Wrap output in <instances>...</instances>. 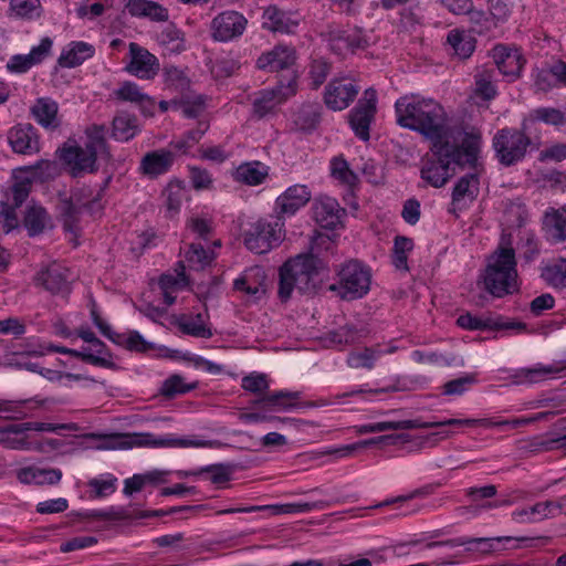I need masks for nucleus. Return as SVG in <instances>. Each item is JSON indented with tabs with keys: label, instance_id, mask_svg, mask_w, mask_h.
Returning <instances> with one entry per match:
<instances>
[{
	"label": "nucleus",
	"instance_id": "nucleus-46",
	"mask_svg": "<svg viewBox=\"0 0 566 566\" xmlns=\"http://www.w3.org/2000/svg\"><path fill=\"white\" fill-rule=\"evenodd\" d=\"M419 424L417 429H429V428H441V427H474V426H483L490 427L494 424L490 419H446L442 421H421L420 419H416ZM505 422H499L497 424H504Z\"/></svg>",
	"mask_w": 566,
	"mask_h": 566
},
{
	"label": "nucleus",
	"instance_id": "nucleus-33",
	"mask_svg": "<svg viewBox=\"0 0 566 566\" xmlns=\"http://www.w3.org/2000/svg\"><path fill=\"white\" fill-rule=\"evenodd\" d=\"M23 227L27 229L29 237H36L52 228V219L45 208L31 205L27 207Z\"/></svg>",
	"mask_w": 566,
	"mask_h": 566
},
{
	"label": "nucleus",
	"instance_id": "nucleus-47",
	"mask_svg": "<svg viewBox=\"0 0 566 566\" xmlns=\"http://www.w3.org/2000/svg\"><path fill=\"white\" fill-rule=\"evenodd\" d=\"M107 127L105 125L93 124L85 129V134L87 137L86 146L93 149L98 155H107L109 156L106 135Z\"/></svg>",
	"mask_w": 566,
	"mask_h": 566
},
{
	"label": "nucleus",
	"instance_id": "nucleus-20",
	"mask_svg": "<svg viewBox=\"0 0 566 566\" xmlns=\"http://www.w3.org/2000/svg\"><path fill=\"white\" fill-rule=\"evenodd\" d=\"M133 444L149 448H206L210 447L211 442L198 439L178 438L175 434L157 437L153 433L146 432L136 434Z\"/></svg>",
	"mask_w": 566,
	"mask_h": 566
},
{
	"label": "nucleus",
	"instance_id": "nucleus-26",
	"mask_svg": "<svg viewBox=\"0 0 566 566\" xmlns=\"http://www.w3.org/2000/svg\"><path fill=\"white\" fill-rule=\"evenodd\" d=\"M492 57L499 72L513 78L520 75L525 62L516 48L504 44H497L492 49Z\"/></svg>",
	"mask_w": 566,
	"mask_h": 566
},
{
	"label": "nucleus",
	"instance_id": "nucleus-21",
	"mask_svg": "<svg viewBox=\"0 0 566 566\" xmlns=\"http://www.w3.org/2000/svg\"><path fill=\"white\" fill-rule=\"evenodd\" d=\"M265 280L266 274L263 268L252 266L233 281V290L245 294L252 301H258L265 293Z\"/></svg>",
	"mask_w": 566,
	"mask_h": 566
},
{
	"label": "nucleus",
	"instance_id": "nucleus-6",
	"mask_svg": "<svg viewBox=\"0 0 566 566\" xmlns=\"http://www.w3.org/2000/svg\"><path fill=\"white\" fill-rule=\"evenodd\" d=\"M526 130L525 119L520 129L504 127L495 133L492 147L501 165L511 167L525 158L527 149L532 146V139L526 135Z\"/></svg>",
	"mask_w": 566,
	"mask_h": 566
},
{
	"label": "nucleus",
	"instance_id": "nucleus-48",
	"mask_svg": "<svg viewBox=\"0 0 566 566\" xmlns=\"http://www.w3.org/2000/svg\"><path fill=\"white\" fill-rule=\"evenodd\" d=\"M213 252L207 251L200 243H191L186 252V261L191 270L201 271L213 261Z\"/></svg>",
	"mask_w": 566,
	"mask_h": 566
},
{
	"label": "nucleus",
	"instance_id": "nucleus-17",
	"mask_svg": "<svg viewBox=\"0 0 566 566\" xmlns=\"http://www.w3.org/2000/svg\"><path fill=\"white\" fill-rule=\"evenodd\" d=\"M297 12L283 10L275 4L264 8L262 13V29L281 34H293L301 23Z\"/></svg>",
	"mask_w": 566,
	"mask_h": 566
},
{
	"label": "nucleus",
	"instance_id": "nucleus-27",
	"mask_svg": "<svg viewBox=\"0 0 566 566\" xmlns=\"http://www.w3.org/2000/svg\"><path fill=\"white\" fill-rule=\"evenodd\" d=\"M70 271L59 263H52L40 271L36 281L52 294H64L70 292Z\"/></svg>",
	"mask_w": 566,
	"mask_h": 566
},
{
	"label": "nucleus",
	"instance_id": "nucleus-56",
	"mask_svg": "<svg viewBox=\"0 0 566 566\" xmlns=\"http://www.w3.org/2000/svg\"><path fill=\"white\" fill-rule=\"evenodd\" d=\"M381 352L371 348H365L361 352H355L348 355L347 364L352 368H367L374 367L375 360L380 356Z\"/></svg>",
	"mask_w": 566,
	"mask_h": 566
},
{
	"label": "nucleus",
	"instance_id": "nucleus-11",
	"mask_svg": "<svg viewBox=\"0 0 566 566\" xmlns=\"http://www.w3.org/2000/svg\"><path fill=\"white\" fill-rule=\"evenodd\" d=\"M377 112V92L369 87L348 114V122L355 135L366 142L370 138V125Z\"/></svg>",
	"mask_w": 566,
	"mask_h": 566
},
{
	"label": "nucleus",
	"instance_id": "nucleus-5",
	"mask_svg": "<svg viewBox=\"0 0 566 566\" xmlns=\"http://www.w3.org/2000/svg\"><path fill=\"white\" fill-rule=\"evenodd\" d=\"M370 268L358 260H349L342 264L337 271V282L328 290L345 301L364 297L370 290Z\"/></svg>",
	"mask_w": 566,
	"mask_h": 566
},
{
	"label": "nucleus",
	"instance_id": "nucleus-40",
	"mask_svg": "<svg viewBox=\"0 0 566 566\" xmlns=\"http://www.w3.org/2000/svg\"><path fill=\"white\" fill-rule=\"evenodd\" d=\"M94 54L92 45L85 42H74L69 50L61 53L57 62L62 67H75Z\"/></svg>",
	"mask_w": 566,
	"mask_h": 566
},
{
	"label": "nucleus",
	"instance_id": "nucleus-22",
	"mask_svg": "<svg viewBox=\"0 0 566 566\" xmlns=\"http://www.w3.org/2000/svg\"><path fill=\"white\" fill-rule=\"evenodd\" d=\"M8 143L17 154L32 155L40 150L39 137L31 124H18L8 130Z\"/></svg>",
	"mask_w": 566,
	"mask_h": 566
},
{
	"label": "nucleus",
	"instance_id": "nucleus-15",
	"mask_svg": "<svg viewBox=\"0 0 566 566\" xmlns=\"http://www.w3.org/2000/svg\"><path fill=\"white\" fill-rule=\"evenodd\" d=\"M247 18L233 10L216 15L211 21V35L216 41L229 42L240 38L247 29Z\"/></svg>",
	"mask_w": 566,
	"mask_h": 566
},
{
	"label": "nucleus",
	"instance_id": "nucleus-41",
	"mask_svg": "<svg viewBox=\"0 0 566 566\" xmlns=\"http://www.w3.org/2000/svg\"><path fill=\"white\" fill-rule=\"evenodd\" d=\"M48 431V432H59L60 430H69V431H77L78 424L74 422L62 423V424H52L46 422H21L13 423L8 426L7 432L10 433H23L25 431Z\"/></svg>",
	"mask_w": 566,
	"mask_h": 566
},
{
	"label": "nucleus",
	"instance_id": "nucleus-59",
	"mask_svg": "<svg viewBox=\"0 0 566 566\" xmlns=\"http://www.w3.org/2000/svg\"><path fill=\"white\" fill-rule=\"evenodd\" d=\"M329 72L331 65L326 61H313L308 72L312 88L317 90L326 81Z\"/></svg>",
	"mask_w": 566,
	"mask_h": 566
},
{
	"label": "nucleus",
	"instance_id": "nucleus-60",
	"mask_svg": "<svg viewBox=\"0 0 566 566\" xmlns=\"http://www.w3.org/2000/svg\"><path fill=\"white\" fill-rule=\"evenodd\" d=\"M476 381L474 375H465L452 379L443 385V395L460 396L464 394Z\"/></svg>",
	"mask_w": 566,
	"mask_h": 566
},
{
	"label": "nucleus",
	"instance_id": "nucleus-16",
	"mask_svg": "<svg viewBox=\"0 0 566 566\" xmlns=\"http://www.w3.org/2000/svg\"><path fill=\"white\" fill-rule=\"evenodd\" d=\"M128 48L129 62L125 71L140 80L154 78L160 70L158 59L136 42H130Z\"/></svg>",
	"mask_w": 566,
	"mask_h": 566
},
{
	"label": "nucleus",
	"instance_id": "nucleus-55",
	"mask_svg": "<svg viewBox=\"0 0 566 566\" xmlns=\"http://www.w3.org/2000/svg\"><path fill=\"white\" fill-rule=\"evenodd\" d=\"M166 197V207L172 214L179 212L182 199L185 197V188L180 181H171L164 191Z\"/></svg>",
	"mask_w": 566,
	"mask_h": 566
},
{
	"label": "nucleus",
	"instance_id": "nucleus-23",
	"mask_svg": "<svg viewBox=\"0 0 566 566\" xmlns=\"http://www.w3.org/2000/svg\"><path fill=\"white\" fill-rule=\"evenodd\" d=\"M175 151L169 148H161L146 153L139 165L142 175L155 179L167 174L175 163Z\"/></svg>",
	"mask_w": 566,
	"mask_h": 566
},
{
	"label": "nucleus",
	"instance_id": "nucleus-34",
	"mask_svg": "<svg viewBox=\"0 0 566 566\" xmlns=\"http://www.w3.org/2000/svg\"><path fill=\"white\" fill-rule=\"evenodd\" d=\"M18 480L24 484L34 483L36 485L57 484L62 479L60 469H42L36 467L22 468L17 473Z\"/></svg>",
	"mask_w": 566,
	"mask_h": 566
},
{
	"label": "nucleus",
	"instance_id": "nucleus-9",
	"mask_svg": "<svg viewBox=\"0 0 566 566\" xmlns=\"http://www.w3.org/2000/svg\"><path fill=\"white\" fill-rule=\"evenodd\" d=\"M87 192H90L87 188H78L70 196H59L56 208L65 231L76 234L82 210L92 209L97 202L96 199L88 198Z\"/></svg>",
	"mask_w": 566,
	"mask_h": 566
},
{
	"label": "nucleus",
	"instance_id": "nucleus-30",
	"mask_svg": "<svg viewBox=\"0 0 566 566\" xmlns=\"http://www.w3.org/2000/svg\"><path fill=\"white\" fill-rule=\"evenodd\" d=\"M323 107L319 103H303L293 114V125L296 130L312 133L322 120Z\"/></svg>",
	"mask_w": 566,
	"mask_h": 566
},
{
	"label": "nucleus",
	"instance_id": "nucleus-18",
	"mask_svg": "<svg viewBox=\"0 0 566 566\" xmlns=\"http://www.w3.org/2000/svg\"><path fill=\"white\" fill-rule=\"evenodd\" d=\"M472 168L474 171L459 178L452 189V200L448 210L450 213L457 214V211L468 208L479 196L480 178L478 163Z\"/></svg>",
	"mask_w": 566,
	"mask_h": 566
},
{
	"label": "nucleus",
	"instance_id": "nucleus-42",
	"mask_svg": "<svg viewBox=\"0 0 566 566\" xmlns=\"http://www.w3.org/2000/svg\"><path fill=\"white\" fill-rule=\"evenodd\" d=\"M399 442L400 443L410 442V436L406 434V433L380 436V437H376V438H370L368 440H365V441H361L358 443L345 446L343 448L331 451V453L338 454L339 457H346V455L350 454L354 450H356L357 448H360V447H367V446L377 444V443L397 444Z\"/></svg>",
	"mask_w": 566,
	"mask_h": 566
},
{
	"label": "nucleus",
	"instance_id": "nucleus-64",
	"mask_svg": "<svg viewBox=\"0 0 566 566\" xmlns=\"http://www.w3.org/2000/svg\"><path fill=\"white\" fill-rule=\"evenodd\" d=\"M421 216V206L419 200L416 198H410L405 201L402 210H401V217L405 220L406 223L410 226H415Z\"/></svg>",
	"mask_w": 566,
	"mask_h": 566
},
{
	"label": "nucleus",
	"instance_id": "nucleus-14",
	"mask_svg": "<svg viewBox=\"0 0 566 566\" xmlns=\"http://www.w3.org/2000/svg\"><path fill=\"white\" fill-rule=\"evenodd\" d=\"M324 35L331 51L339 56H345L369 45V39L360 29L329 28Z\"/></svg>",
	"mask_w": 566,
	"mask_h": 566
},
{
	"label": "nucleus",
	"instance_id": "nucleus-24",
	"mask_svg": "<svg viewBox=\"0 0 566 566\" xmlns=\"http://www.w3.org/2000/svg\"><path fill=\"white\" fill-rule=\"evenodd\" d=\"M314 220L325 229H335L345 214V209L340 208L336 199L332 197H319L315 199L313 207Z\"/></svg>",
	"mask_w": 566,
	"mask_h": 566
},
{
	"label": "nucleus",
	"instance_id": "nucleus-2",
	"mask_svg": "<svg viewBox=\"0 0 566 566\" xmlns=\"http://www.w3.org/2000/svg\"><path fill=\"white\" fill-rule=\"evenodd\" d=\"M396 123L431 142L448 138L449 118L444 107L419 94L400 96L395 103Z\"/></svg>",
	"mask_w": 566,
	"mask_h": 566
},
{
	"label": "nucleus",
	"instance_id": "nucleus-62",
	"mask_svg": "<svg viewBox=\"0 0 566 566\" xmlns=\"http://www.w3.org/2000/svg\"><path fill=\"white\" fill-rule=\"evenodd\" d=\"M70 356L75 357V358H80L83 361L92 364L94 366H98V367H103V368H108V369H115L116 368V364L112 359H108V358H106L104 356L95 355L94 353H88V352H85V350L82 352V350L71 349Z\"/></svg>",
	"mask_w": 566,
	"mask_h": 566
},
{
	"label": "nucleus",
	"instance_id": "nucleus-63",
	"mask_svg": "<svg viewBox=\"0 0 566 566\" xmlns=\"http://www.w3.org/2000/svg\"><path fill=\"white\" fill-rule=\"evenodd\" d=\"M242 388L253 394H263L269 388L266 376L263 374H251L242 378Z\"/></svg>",
	"mask_w": 566,
	"mask_h": 566
},
{
	"label": "nucleus",
	"instance_id": "nucleus-45",
	"mask_svg": "<svg viewBox=\"0 0 566 566\" xmlns=\"http://www.w3.org/2000/svg\"><path fill=\"white\" fill-rule=\"evenodd\" d=\"M208 129V124L199 123L197 128L188 130L181 138L169 143L168 148L177 154H187V151L197 144Z\"/></svg>",
	"mask_w": 566,
	"mask_h": 566
},
{
	"label": "nucleus",
	"instance_id": "nucleus-10",
	"mask_svg": "<svg viewBox=\"0 0 566 566\" xmlns=\"http://www.w3.org/2000/svg\"><path fill=\"white\" fill-rule=\"evenodd\" d=\"M457 324L468 331H506L511 334H523L528 331L525 323L510 321L500 314L474 316L468 312L458 317Z\"/></svg>",
	"mask_w": 566,
	"mask_h": 566
},
{
	"label": "nucleus",
	"instance_id": "nucleus-58",
	"mask_svg": "<svg viewBox=\"0 0 566 566\" xmlns=\"http://www.w3.org/2000/svg\"><path fill=\"white\" fill-rule=\"evenodd\" d=\"M332 176L344 184L353 185L355 184L357 177L350 170L348 163L342 157H335L331 163Z\"/></svg>",
	"mask_w": 566,
	"mask_h": 566
},
{
	"label": "nucleus",
	"instance_id": "nucleus-54",
	"mask_svg": "<svg viewBox=\"0 0 566 566\" xmlns=\"http://www.w3.org/2000/svg\"><path fill=\"white\" fill-rule=\"evenodd\" d=\"M196 387V384H185L181 376L172 375L163 382L159 392L166 398H174L177 395L187 394Z\"/></svg>",
	"mask_w": 566,
	"mask_h": 566
},
{
	"label": "nucleus",
	"instance_id": "nucleus-29",
	"mask_svg": "<svg viewBox=\"0 0 566 566\" xmlns=\"http://www.w3.org/2000/svg\"><path fill=\"white\" fill-rule=\"evenodd\" d=\"M116 99L136 104L145 115H153L155 99L144 93L134 82L126 81L113 92Z\"/></svg>",
	"mask_w": 566,
	"mask_h": 566
},
{
	"label": "nucleus",
	"instance_id": "nucleus-19",
	"mask_svg": "<svg viewBox=\"0 0 566 566\" xmlns=\"http://www.w3.org/2000/svg\"><path fill=\"white\" fill-rule=\"evenodd\" d=\"M60 158L71 167L73 176H77L83 171L93 172L97 169L96 159L98 154L88 146H77L64 144L59 149Z\"/></svg>",
	"mask_w": 566,
	"mask_h": 566
},
{
	"label": "nucleus",
	"instance_id": "nucleus-36",
	"mask_svg": "<svg viewBox=\"0 0 566 566\" xmlns=\"http://www.w3.org/2000/svg\"><path fill=\"white\" fill-rule=\"evenodd\" d=\"M502 539L511 541L512 537H497V538H486V537H458L453 539H448L443 542H431L428 544V547L447 545L451 547L455 546H467V551L469 552H480V553H490L494 551V541L500 542Z\"/></svg>",
	"mask_w": 566,
	"mask_h": 566
},
{
	"label": "nucleus",
	"instance_id": "nucleus-8",
	"mask_svg": "<svg viewBox=\"0 0 566 566\" xmlns=\"http://www.w3.org/2000/svg\"><path fill=\"white\" fill-rule=\"evenodd\" d=\"M283 228V221L259 219L243 231L244 245L255 254L268 253L281 243Z\"/></svg>",
	"mask_w": 566,
	"mask_h": 566
},
{
	"label": "nucleus",
	"instance_id": "nucleus-39",
	"mask_svg": "<svg viewBox=\"0 0 566 566\" xmlns=\"http://www.w3.org/2000/svg\"><path fill=\"white\" fill-rule=\"evenodd\" d=\"M447 43L451 46L453 54L461 60L470 57L475 49V39L459 29H453L448 33Z\"/></svg>",
	"mask_w": 566,
	"mask_h": 566
},
{
	"label": "nucleus",
	"instance_id": "nucleus-49",
	"mask_svg": "<svg viewBox=\"0 0 566 566\" xmlns=\"http://www.w3.org/2000/svg\"><path fill=\"white\" fill-rule=\"evenodd\" d=\"M566 504V496L560 497L558 501H544L530 506L528 513L536 517V522L544 518H552L564 513V505Z\"/></svg>",
	"mask_w": 566,
	"mask_h": 566
},
{
	"label": "nucleus",
	"instance_id": "nucleus-7",
	"mask_svg": "<svg viewBox=\"0 0 566 566\" xmlns=\"http://www.w3.org/2000/svg\"><path fill=\"white\" fill-rule=\"evenodd\" d=\"M297 92V76L291 73L285 82L279 83L271 88H263L254 93L252 99V115L258 119L273 116L277 113L279 106L294 96Z\"/></svg>",
	"mask_w": 566,
	"mask_h": 566
},
{
	"label": "nucleus",
	"instance_id": "nucleus-12",
	"mask_svg": "<svg viewBox=\"0 0 566 566\" xmlns=\"http://www.w3.org/2000/svg\"><path fill=\"white\" fill-rule=\"evenodd\" d=\"M359 91L360 86L354 78L335 77L325 86L323 99L328 109L339 112L355 101Z\"/></svg>",
	"mask_w": 566,
	"mask_h": 566
},
{
	"label": "nucleus",
	"instance_id": "nucleus-61",
	"mask_svg": "<svg viewBox=\"0 0 566 566\" xmlns=\"http://www.w3.org/2000/svg\"><path fill=\"white\" fill-rule=\"evenodd\" d=\"M40 8L39 0H11L10 11L19 18H32L33 13Z\"/></svg>",
	"mask_w": 566,
	"mask_h": 566
},
{
	"label": "nucleus",
	"instance_id": "nucleus-38",
	"mask_svg": "<svg viewBox=\"0 0 566 566\" xmlns=\"http://www.w3.org/2000/svg\"><path fill=\"white\" fill-rule=\"evenodd\" d=\"M139 132L136 116L120 113L113 118L112 137L118 142H128Z\"/></svg>",
	"mask_w": 566,
	"mask_h": 566
},
{
	"label": "nucleus",
	"instance_id": "nucleus-37",
	"mask_svg": "<svg viewBox=\"0 0 566 566\" xmlns=\"http://www.w3.org/2000/svg\"><path fill=\"white\" fill-rule=\"evenodd\" d=\"M165 87L178 95L191 93V82L185 70L175 65H166L163 70Z\"/></svg>",
	"mask_w": 566,
	"mask_h": 566
},
{
	"label": "nucleus",
	"instance_id": "nucleus-53",
	"mask_svg": "<svg viewBox=\"0 0 566 566\" xmlns=\"http://www.w3.org/2000/svg\"><path fill=\"white\" fill-rule=\"evenodd\" d=\"M530 120H539L548 125L560 126L566 124V109L538 107L531 113Z\"/></svg>",
	"mask_w": 566,
	"mask_h": 566
},
{
	"label": "nucleus",
	"instance_id": "nucleus-3",
	"mask_svg": "<svg viewBox=\"0 0 566 566\" xmlns=\"http://www.w3.org/2000/svg\"><path fill=\"white\" fill-rule=\"evenodd\" d=\"M326 274L324 260L313 252L300 253L280 266L277 295L282 302L289 301L294 290L313 295L321 289Z\"/></svg>",
	"mask_w": 566,
	"mask_h": 566
},
{
	"label": "nucleus",
	"instance_id": "nucleus-50",
	"mask_svg": "<svg viewBox=\"0 0 566 566\" xmlns=\"http://www.w3.org/2000/svg\"><path fill=\"white\" fill-rule=\"evenodd\" d=\"M413 249L412 239L397 235L394 240L392 264L398 270L408 271V252Z\"/></svg>",
	"mask_w": 566,
	"mask_h": 566
},
{
	"label": "nucleus",
	"instance_id": "nucleus-32",
	"mask_svg": "<svg viewBox=\"0 0 566 566\" xmlns=\"http://www.w3.org/2000/svg\"><path fill=\"white\" fill-rule=\"evenodd\" d=\"M300 396V391L279 390L254 400L253 405L258 409L268 411L289 410L296 406L295 401Z\"/></svg>",
	"mask_w": 566,
	"mask_h": 566
},
{
	"label": "nucleus",
	"instance_id": "nucleus-31",
	"mask_svg": "<svg viewBox=\"0 0 566 566\" xmlns=\"http://www.w3.org/2000/svg\"><path fill=\"white\" fill-rule=\"evenodd\" d=\"M59 105L50 97L36 98L31 107V114L39 125L45 129H56L60 126L57 117Z\"/></svg>",
	"mask_w": 566,
	"mask_h": 566
},
{
	"label": "nucleus",
	"instance_id": "nucleus-57",
	"mask_svg": "<svg viewBox=\"0 0 566 566\" xmlns=\"http://www.w3.org/2000/svg\"><path fill=\"white\" fill-rule=\"evenodd\" d=\"M179 327L184 334L200 337V338H210L212 337L211 329L203 323L202 315L199 313L196 316V319H187L180 322Z\"/></svg>",
	"mask_w": 566,
	"mask_h": 566
},
{
	"label": "nucleus",
	"instance_id": "nucleus-43",
	"mask_svg": "<svg viewBox=\"0 0 566 566\" xmlns=\"http://www.w3.org/2000/svg\"><path fill=\"white\" fill-rule=\"evenodd\" d=\"M172 106L175 111H180L185 117L197 118L203 111L205 101L201 95L191 92L172 98Z\"/></svg>",
	"mask_w": 566,
	"mask_h": 566
},
{
	"label": "nucleus",
	"instance_id": "nucleus-13",
	"mask_svg": "<svg viewBox=\"0 0 566 566\" xmlns=\"http://www.w3.org/2000/svg\"><path fill=\"white\" fill-rule=\"evenodd\" d=\"M312 199V191L306 185L295 184L283 191L275 200L274 212L277 221H285L304 208Z\"/></svg>",
	"mask_w": 566,
	"mask_h": 566
},
{
	"label": "nucleus",
	"instance_id": "nucleus-52",
	"mask_svg": "<svg viewBox=\"0 0 566 566\" xmlns=\"http://www.w3.org/2000/svg\"><path fill=\"white\" fill-rule=\"evenodd\" d=\"M265 177L266 172L261 169L259 161L242 164L237 169V178L251 186L260 185Z\"/></svg>",
	"mask_w": 566,
	"mask_h": 566
},
{
	"label": "nucleus",
	"instance_id": "nucleus-35",
	"mask_svg": "<svg viewBox=\"0 0 566 566\" xmlns=\"http://www.w3.org/2000/svg\"><path fill=\"white\" fill-rule=\"evenodd\" d=\"M564 369H566V360L563 361L562 367L537 364L534 367L520 368L511 377L512 381L516 385L536 384L545 380L549 375L560 373Z\"/></svg>",
	"mask_w": 566,
	"mask_h": 566
},
{
	"label": "nucleus",
	"instance_id": "nucleus-4",
	"mask_svg": "<svg viewBox=\"0 0 566 566\" xmlns=\"http://www.w3.org/2000/svg\"><path fill=\"white\" fill-rule=\"evenodd\" d=\"M516 265L514 249L500 244L488 258L479 282H482L484 290L494 297L513 294L518 290Z\"/></svg>",
	"mask_w": 566,
	"mask_h": 566
},
{
	"label": "nucleus",
	"instance_id": "nucleus-44",
	"mask_svg": "<svg viewBox=\"0 0 566 566\" xmlns=\"http://www.w3.org/2000/svg\"><path fill=\"white\" fill-rule=\"evenodd\" d=\"M541 276L555 289H566V259L559 258L544 266Z\"/></svg>",
	"mask_w": 566,
	"mask_h": 566
},
{
	"label": "nucleus",
	"instance_id": "nucleus-28",
	"mask_svg": "<svg viewBox=\"0 0 566 566\" xmlns=\"http://www.w3.org/2000/svg\"><path fill=\"white\" fill-rule=\"evenodd\" d=\"M295 59V50L293 48L276 45L258 57L256 67L263 71L279 72L292 66Z\"/></svg>",
	"mask_w": 566,
	"mask_h": 566
},
{
	"label": "nucleus",
	"instance_id": "nucleus-1",
	"mask_svg": "<svg viewBox=\"0 0 566 566\" xmlns=\"http://www.w3.org/2000/svg\"><path fill=\"white\" fill-rule=\"evenodd\" d=\"M481 137L467 134L462 144L448 138L431 142V155H427L420 167V178L433 188H442L453 177L451 165L475 167L479 158Z\"/></svg>",
	"mask_w": 566,
	"mask_h": 566
},
{
	"label": "nucleus",
	"instance_id": "nucleus-25",
	"mask_svg": "<svg viewBox=\"0 0 566 566\" xmlns=\"http://www.w3.org/2000/svg\"><path fill=\"white\" fill-rule=\"evenodd\" d=\"M542 230L545 239L552 244L566 241V205L548 208L543 216Z\"/></svg>",
	"mask_w": 566,
	"mask_h": 566
},
{
	"label": "nucleus",
	"instance_id": "nucleus-51",
	"mask_svg": "<svg viewBox=\"0 0 566 566\" xmlns=\"http://www.w3.org/2000/svg\"><path fill=\"white\" fill-rule=\"evenodd\" d=\"M419 424L417 420H400V421H381L376 423H368L358 427L357 431L359 433H373V432H382L387 430H411L417 429Z\"/></svg>",
	"mask_w": 566,
	"mask_h": 566
}]
</instances>
